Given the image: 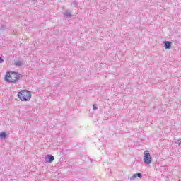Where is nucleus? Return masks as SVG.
Returning a JSON list of instances; mask_svg holds the SVG:
<instances>
[{
    "instance_id": "1",
    "label": "nucleus",
    "mask_w": 181,
    "mask_h": 181,
    "mask_svg": "<svg viewBox=\"0 0 181 181\" xmlns=\"http://www.w3.org/2000/svg\"><path fill=\"white\" fill-rule=\"evenodd\" d=\"M21 78H22V74L18 72H7L5 77L6 81L13 83V84H16Z\"/></svg>"
},
{
    "instance_id": "2",
    "label": "nucleus",
    "mask_w": 181,
    "mask_h": 181,
    "mask_svg": "<svg viewBox=\"0 0 181 181\" xmlns=\"http://www.w3.org/2000/svg\"><path fill=\"white\" fill-rule=\"evenodd\" d=\"M18 98L21 101H30L32 93L28 90H21L18 93Z\"/></svg>"
},
{
    "instance_id": "3",
    "label": "nucleus",
    "mask_w": 181,
    "mask_h": 181,
    "mask_svg": "<svg viewBox=\"0 0 181 181\" xmlns=\"http://www.w3.org/2000/svg\"><path fill=\"white\" fill-rule=\"evenodd\" d=\"M143 160L146 165H151L152 163V157L148 151H145L144 153Z\"/></svg>"
},
{
    "instance_id": "4",
    "label": "nucleus",
    "mask_w": 181,
    "mask_h": 181,
    "mask_svg": "<svg viewBox=\"0 0 181 181\" xmlns=\"http://www.w3.org/2000/svg\"><path fill=\"white\" fill-rule=\"evenodd\" d=\"M53 160H54V156H53L52 155L48 154V155L45 156V163H52V162H53Z\"/></svg>"
},
{
    "instance_id": "5",
    "label": "nucleus",
    "mask_w": 181,
    "mask_h": 181,
    "mask_svg": "<svg viewBox=\"0 0 181 181\" xmlns=\"http://www.w3.org/2000/svg\"><path fill=\"white\" fill-rule=\"evenodd\" d=\"M136 177H139V179H142V173H136L134 174V175L130 177V180H131V181H134V180H135V179H136Z\"/></svg>"
},
{
    "instance_id": "6",
    "label": "nucleus",
    "mask_w": 181,
    "mask_h": 181,
    "mask_svg": "<svg viewBox=\"0 0 181 181\" xmlns=\"http://www.w3.org/2000/svg\"><path fill=\"white\" fill-rule=\"evenodd\" d=\"M163 44L165 49H170L172 47V42L170 41H164Z\"/></svg>"
},
{
    "instance_id": "7",
    "label": "nucleus",
    "mask_w": 181,
    "mask_h": 181,
    "mask_svg": "<svg viewBox=\"0 0 181 181\" xmlns=\"http://www.w3.org/2000/svg\"><path fill=\"white\" fill-rule=\"evenodd\" d=\"M64 16H66V18H71V16H73V15H71V11L70 10H66L64 13Z\"/></svg>"
},
{
    "instance_id": "8",
    "label": "nucleus",
    "mask_w": 181,
    "mask_h": 181,
    "mask_svg": "<svg viewBox=\"0 0 181 181\" xmlns=\"http://www.w3.org/2000/svg\"><path fill=\"white\" fill-rule=\"evenodd\" d=\"M15 66L17 67H21V66H23V61H16L14 62Z\"/></svg>"
},
{
    "instance_id": "9",
    "label": "nucleus",
    "mask_w": 181,
    "mask_h": 181,
    "mask_svg": "<svg viewBox=\"0 0 181 181\" xmlns=\"http://www.w3.org/2000/svg\"><path fill=\"white\" fill-rule=\"evenodd\" d=\"M7 137H8V135L6 134V132H2L1 133H0V138L1 139H6Z\"/></svg>"
},
{
    "instance_id": "10",
    "label": "nucleus",
    "mask_w": 181,
    "mask_h": 181,
    "mask_svg": "<svg viewBox=\"0 0 181 181\" xmlns=\"http://www.w3.org/2000/svg\"><path fill=\"white\" fill-rule=\"evenodd\" d=\"M175 144L179 145V146H181V139H179L177 141H175Z\"/></svg>"
},
{
    "instance_id": "11",
    "label": "nucleus",
    "mask_w": 181,
    "mask_h": 181,
    "mask_svg": "<svg viewBox=\"0 0 181 181\" xmlns=\"http://www.w3.org/2000/svg\"><path fill=\"white\" fill-rule=\"evenodd\" d=\"M4 58H2V57H0V64L4 63Z\"/></svg>"
},
{
    "instance_id": "12",
    "label": "nucleus",
    "mask_w": 181,
    "mask_h": 181,
    "mask_svg": "<svg viewBox=\"0 0 181 181\" xmlns=\"http://www.w3.org/2000/svg\"><path fill=\"white\" fill-rule=\"evenodd\" d=\"M93 110H98V107H97L95 104H93Z\"/></svg>"
}]
</instances>
